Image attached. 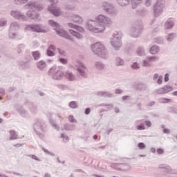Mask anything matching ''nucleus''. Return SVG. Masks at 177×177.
I'll return each instance as SVG.
<instances>
[{"label": "nucleus", "instance_id": "nucleus-1", "mask_svg": "<svg viewBox=\"0 0 177 177\" xmlns=\"http://www.w3.org/2000/svg\"><path fill=\"white\" fill-rule=\"evenodd\" d=\"M111 19L103 15H98L95 20L88 19L86 22V28L91 32H103L106 29L104 26H110Z\"/></svg>", "mask_w": 177, "mask_h": 177}, {"label": "nucleus", "instance_id": "nucleus-2", "mask_svg": "<svg viewBox=\"0 0 177 177\" xmlns=\"http://www.w3.org/2000/svg\"><path fill=\"white\" fill-rule=\"evenodd\" d=\"M30 10L26 12V15L32 20H39V14L37 13V10L41 11L44 9V6L38 3H28Z\"/></svg>", "mask_w": 177, "mask_h": 177}, {"label": "nucleus", "instance_id": "nucleus-3", "mask_svg": "<svg viewBox=\"0 0 177 177\" xmlns=\"http://www.w3.org/2000/svg\"><path fill=\"white\" fill-rule=\"evenodd\" d=\"M46 128V123L44 120H37L33 124V131L40 139L45 138Z\"/></svg>", "mask_w": 177, "mask_h": 177}, {"label": "nucleus", "instance_id": "nucleus-4", "mask_svg": "<svg viewBox=\"0 0 177 177\" xmlns=\"http://www.w3.org/2000/svg\"><path fill=\"white\" fill-rule=\"evenodd\" d=\"M142 32H143V24L140 21L134 22L129 30V35L132 38H139Z\"/></svg>", "mask_w": 177, "mask_h": 177}, {"label": "nucleus", "instance_id": "nucleus-5", "mask_svg": "<svg viewBox=\"0 0 177 177\" xmlns=\"http://www.w3.org/2000/svg\"><path fill=\"white\" fill-rule=\"evenodd\" d=\"M91 50L94 53V55H96L97 56H99L102 59H106L107 56V52H106L104 46H103V44H101L100 42H97L91 45Z\"/></svg>", "mask_w": 177, "mask_h": 177}, {"label": "nucleus", "instance_id": "nucleus-6", "mask_svg": "<svg viewBox=\"0 0 177 177\" xmlns=\"http://www.w3.org/2000/svg\"><path fill=\"white\" fill-rule=\"evenodd\" d=\"M122 38V32L120 31L113 33L111 38V45L115 50H119L120 48L122 46V41H121Z\"/></svg>", "mask_w": 177, "mask_h": 177}, {"label": "nucleus", "instance_id": "nucleus-7", "mask_svg": "<svg viewBox=\"0 0 177 177\" xmlns=\"http://www.w3.org/2000/svg\"><path fill=\"white\" fill-rule=\"evenodd\" d=\"M165 8V0H156L153 6V15L155 17H158L162 15Z\"/></svg>", "mask_w": 177, "mask_h": 177}, {"label": "nucleus", "instance_id": "nucleus-8", "mask_svg": "<svg viewBox=\"0 0 177 177\" xmlns=\"http://www.w3.org/2000/svg\"><path fill=\"white\" fill-rule=\"evenodd\" d=\"M48 75L49 77H51L53 80H59L63 78L64 73L59 69V67L53 66L48 71Z\"/></svg>", "mask_w": 177, "mask_h": 177}, {"label": "nucleus", "instance_id": "nucleus-9", "mask_svg": "<svg viewBox=\"0 0 177 177\" xmlns=\"http://www.w3.org/2000/svg\"><path fill=\"white\" fill-rule=\"evenodd\" d=\"M46 26H42L40 24H31V25H26L25 30L27 31H32L33 32H48L49 29L46 28Z\"/></svg>", "mask_w": 177, "mask_h": 177}, {"label": "nucleus", "instance_id": "nucleus-10", "mask_svg": "<svg viewBox=\"0 0 177 177\" xmlns=\"http://www.w3.org/2000/svg\"><path fill=\"white\" fill-rule=\"evenodd\" d=\"M101 8L108 15H115L117 12L115 8H114V4L109 1H103L101 3Z\"/></svg>", "mask_w": 177, "mask_h": 177}, {"label": "nucleus", "instance_id": "nucleus-11", "mask_svg": "<svg viewBox=\"0 0 177 177\" xmlns=\"http://www.w3.org/2000/svg\"><path fill=\"white\" fill-rule=\"evenodd\" d=\"M53 30L54 31H55L57 35L62 37V38H65L66 39H68L69 41H73V37L70 36L68 31L60 28H53Z\"/></svg>", "mask_w": 177, "mask_h": 177}, {"label": "nucleus", "instance_id": "nucleus-12", "mask_svg": "<svg viewBox=\"0 0 177 177\" xmlns=\"http://www.w3.org/2000/svg\"><path fill=\"white\" fill-rule=\"evenodd\" d=\"M10 15L17 20H19L20 21H27V17L26 15L19 10H12Z\"/></svg>", "mask_w": 177, "mask_h": 177}, {"label": "nucleus", "instance_id": "nucleus-13", "mask_svg": "<svg viewBox=\"0 0 177 177\" xmlns=\"http://www.w3.org/2000/svg\"><path fill=\"white\" fill-rule=\"evenodd\" d=\"M77 71L82 78H86V66L84 63H79L77 66Z\"/></svg>", "mask_w": 177, "mask_h": 177}, {"label": "nucleus", "instance_id": "nucleus-14", "mask_svg": "<svg viewBox=\"0 0 177 177\" xmlns=\"http://www.w3.org/2000/svg\"><path fill=\"white\" fill-rule=\"evenodd\" d=\"M48 10L51 13V15H53V16H55V17H58V16L60 15L61 10L60 8H58L56 6V3H51L48 7Z\"/></svg>", "mask_w": 177, "mask_h": 177}, {"label": "nucleus", "instance_id": "nucleus-15", "mask_svg": "<svg viewBox=\"0 0 177 177\" xmlns=\"http://www.w3.org/2000/svg\"><path fill=\"white\" fill-rule=\"evenodd\" d=\"M69 17H71L74 23L77 24H82L84 22V18L81 15L74 13L69 14Z\"/></svg>", "mask_w": 177, "mask_h": 177}, {"label": "nucleus", "instance_id": "nucleus-16", "mask_svg": "<svg viewBox=\"0 0 177 177\" xmlns=\"http://www.w3.org/2000/svg\"><path fill=\"white\" fill-rule=\"evenodd\" d=\"M172 89H173L172 86L165 85L163 87L158 88L156 90V93H158V95H165V93H168V92H171V91H172Z\"/></svg>", "mask_w": 177, "mask_h": 177}, {"label": "nucleus", "instance_id": "nucleus-17", "mask_svg": "<svg viewBox=\"0 0 177 177\" xmlns=\"http://www.w3.org/2000/svg\"><path fill=\"white\" fill-rule=\"evenodd\" d=\"M131 168V166L127 163H120L115 166V169H117V171H123L125 172L127 171H130Z\"/></svg>", "mask_w": 177, "mask_h": 177}, {"label": "nucleus", "instance_id": "nucleus-18", "mask_svg": "<svg viewBox=\"0 0 177 177\" xmlns=\"http://www.w3.org/2000/svg\"><path fill=\"white\" fill-rule=\"evenodd\" d=\"M15 109L22 117H24L25 118L30 117V114L28 113V112L26 111V109H24V108H23L21 106L17 105L15 106Z\"/></svg>", "mask_w": 177, "mask_h": 177}, {"label": "nucleus", "instance_id": "nucleus-19", "mask_svg": "<svg viewBox=\"0 0 177 177\" xmlns=\"http://www.w3.org/2000/svg\"><path fill=\"white\" fill-rule=\"evenodd\" d=\"M66 27H69V28H74L75 30L79 31V32H85V29H84L83 27L78 25H75L73 23H67Z\"/></svg>", "mask_w": 177, "mask_h": 177}, {"label": "nucleus", "instance_id": "nucleus-20", "mask_svg": "<svg viewBox=\"0 0 177 177\" xmlns=\"http://www.w3.org/2000/svg\"><path fill=\"white\" fill-rule=\"evenodd\" d=\"M114 64L116 66V67L125 66V60L120 57H115L114 59Z\"/></svg>", "mask_w": 177, "mask_h": 177}, {"label": "nucleus", "instance_id": "nucleus-21", "mask_svg": "<svg viewBox=\"0 0 177 177\" xmlns=\"http://www.w3.org/2000/svg\"><path fill=\"white\" fill-rule=\"evenodd\" d=\"M46 116L48 117V121H49L50 124H51L53 128H54V129H57V131H59V127H57V124H56L55 123V120H53V119H52V113L48 112L46 113Z\"/></svg>", "mask_w": 177, "mask_h": 177}, {"label": "nucleus", "instance_id": "nucleus-22", "mask_svg": "<svg viewBox=\"0 0 177 177\" xmlns=\"http://www.w3.org/2000/svg\"><path fill=\"white\" fill-rule=\"evenodd\" d=\"M36 66L39 70L42 71L46 67V62L44 60H40L36 63Z\"/></svg>", "mask_w": 177, "mask_h": 177}, {"label": "nucleus", "instance_id": "nucleus-23", "mask_svg": "<svg viewBox=\"0 0 177 177\" xmlns=\"http://www.w3.org/2000/svg\"><path fill=\"white\" fill-rule=\"evenodd\" d=\"M97 96H102V97H113V94L109 91H98Z\"/></svg>", "mask_w": 177, "mask_h": 177}, {"label": "nucleus", "instance_id": "nucleus-24", "mask_svg": "<svg viewBox=\"0 0 177 177\" xmlns=\"http://www.w3.org/2000/svg\"><path fill=\"white\" fill-rule=\"evenodd\" d=\"M160 52V47L158 46H152L149 49V53L151 55H157Z\"/></svg>", "mask_w": 177, "mask_h": 177}, {"label": "nucleus", "instance_id": "nucleus-25", "mask_svg": "<svg viewBox=\"0 0 177 177\" xmlns=\"http://www.w3.org/2000/svg\"><path fill=\"white\" fill-rule=\"evenodd\" d=\"M20 28V25L17 22H12L10 24V31H16Z\"/></svg>", "mask_w": 177, "mask_h": 177}, {"label": "nucleus", "instance_id": "nucleus-26", "mask_svg": "<svg viewBox=\"0 0 177 177\" xmlns=\"http://www.w3.org/2000/svg\"><path fill=\"white\" fill-rule=\"evenodd\" d=\"M64 129L65 131H75V124H71L70 123H66L64 125Z\"/></svg>", "mask_w": 177, "mask_h": 177}, {"label": "nucleus", "instance_id": "nucleus-27", "mask_svg": "<svg viewBox=\"0 0 177 177\" xmlns=\"http://www.w3.org/2000/svg\"><path fill=\"white\" fill-rule=\"evenodd\" d=\"M95 67L97 70L102 71V70H104L105 65L103 62L98 61L95 63Z\"/></svg>", "mask_w": 177, "mask_h": 177}, {"label": "nucleus", "instance_id": "nucleus-28", "mask_svg": "<svg viewBox=\"0 0 177 177\" xmlns=\"http://www.w3.org/2000/svg\"><path fill=\"white\" fill-rule=\"evenodd\" d=\"M24 59L25 62H21L20 66L26 67V66H27V63H31V55H26L25 56Z\"/></svg>", "mask_w": 177, "mask_h": 177}, {"label": "nucleus", "instance_id": "nucleus-29", "mask_svg": "<svg viewBox=\"0 0 177 177\" xmlns=\"http://www.w3.org/2000/svg\"><path fill=\"white\" fill-rule=\"evenodd\" d=\"M167 42H172L176 38V33H169L165 37Z\"/></svg>", "mask_w": 177, "mask_h": 177}, {"label": "nucleus", "instance_id": "nucleus-30", "mask_svg": "<svg viewBox=\"0 0 177 177\" xmlns=\"http://www.w3.org/2000/svg\"><path fill=\"white\" fill-rule=\"evenodd\" d=\"M69 32L70 34H71V35L75 37V38H77V39H81L82 38V35L80 34L78 32L74 30L70 29Z\"/></svg>", "mask_w": 177, "mask_h": 177}, {"label": "nucleus", "instance_id": "nucleus-31", "mask_svg": "<svg viewBox=\"0 0 177 177\" xmlns=\"http://www.w3.org/2000/svg\"><path fill=\"white\" fill-rule=\"evenodd\" d=\"M174 26V21L169 19L165 24V28H166V30H170V28H172Z\"/></svg>", "mask_w": 177, "mask_h": 177}, {"label": "nucleus", "instance_id": "nucleus-32", "mask_svg": "<svg viewBox=\"0 0 177 177\" xmlns=\"http://www.w3.org/2000/svg\"><path fill=\"white\" fill-rule=\"evenodd\" d=\"M31 55L33 57V60H39L41 58V53L39 51H32Z\"/></svg>", "mask_w": 177, "mask_h": 177}, {"label": "nucleus", "instance_id": "nucleus-33", "mask_svg": "<svg viewBox=\"0 0 177 177\" xmlns=\"http://www.w3.org/2000/svg\"><path fill=\"white\" fill-rule=\"evenodd\" d=\"M10 140H15L16 139H19V136L16 134V131L15 130L10 131Z\"/></svg>", "mask_w": 177, "mask_h": 177}, {"label": "nucleus", "instance_id": "nucleus-34", "mask_svg": "<svg viewBox=\"0 0 177 177\" xmlns=\"http://www.w3.org/2000/svg\"><path fill=\"white\" fill-rule=\"evenodd\" d=\"M137 89L138 91H147V86L143 83L137 84Z\"/></svg>", "mask_w": 177, "mask_h": 177}, {"label": "nucleus", "instance_id": "nucleus-35", "mask_svg": "<svg viewBox=\"0 0 177 177\" xmlns=\"http://www.w3.org/2000/svg\"><path fill=\"white\" fill-rule=\"evenodd\" d=\"M117 2L120 6H127V5H129L131 0H117Z\"/></svg>", "mask_w": 177, "mask_h": 177}, {"label": "nucleus", "instance_id": "nucleus-36", "mask_svg": "<svg viewBox=\"0 0 177 177\" xmlns=\"http://www.w3.org/2000/svg\"><path fill=\"white\" fill-rule=\"evenodd\" d=\"M65 75L68 81H74V80H75V76H74L71 72L66 73Z\"/></svg>", "mask_w": 177, "mask_h": 177}, {"label": "nucleus", "instance_id": "nucleus-37", "mask_svg": "<svg viewBox=\"0 0 177 177\" xmlns=\"http://www.w3.org/2000/svg\"><path fill=\"white\" fill-rule=\"evenodd\" d=\"M132 8L135 9L138 5L142 3V0H131Z\"/></svg>", "mask_w": 177, "mask_h": 177}, {"label": "nucleus", "instance_id": "nucleus-38", "mask_svg": "<svg viewBox=\"0 0 177 177\" xmlns=\"http://www.w3.org/2000/svg\"><path fill=\"white\" fill-rule=\"evenodd\" d=\"M48 22L50 26H51V27H55L54 28H59V25L57 21H55L54 20L50 19L48 21Z\"/></svg>", "mask_w": 177, "mask_h": 177}, {"label": "nucleus", "instance_id": "nucleus-39", "mask_svg": "<svg viewBox=\"0 0 177 177\" xmlns=\"http://www.w3.org/2000/svg\"><path fill=\"white\" fill-rule=\"evenodd\" d=\"M24 48H26V46L24 44H19L17 46V52L20 55V53H23V50H24Z\"/></svg>", "mask_w": 177, "mask_h": 177}, {"label": "nucleus", "instance_id": "nucleus-40", "mask_svg": "<svg viewBox=\"0 0 177 177\" xmlns=\"http://www.w3.org/2000/svg\"><path fill=\"white\" fill-rule=\"evenodd\" d=\"M29 110H30V111H31V113H32V114H35V113H37V111H38V109H37V106H35V105H34V104H31L29 106Z\"/></svg>", "mask_w": 177, "mask_h": 177}, {"label": "nucleus", "instance_id": "nucleus-41", "mask_svg": "<svg viewBox=\"0 0 177 177\" xmlns=\"http://www.w3.org/2000/svg\"><path fill=\"white\" fill-rule=\"evenodd\" d=\"M137 54L138 56H143L145 55V48L139 47L137 50Z\"/></svg>", "mask_w": 177, "mask_h": 177}, {"label": "nucleus", "instance_id": "nucleus-42", "mask_svg": "<svg viewBox=\"0 0 177 177\" xmlns=\"http://www.w3.org/2000/svg\"><path fill=\"white\" fill-rule=\"evenodd\" d=\"M142 67H151V64H150V61H148V59H144L142 60Z\"/></svg>", "mask_w": 177, "mask_h": 177}, {"label": "nucleus", "instance_id": "nucleus-43", "mask_svg": "<svg viewBox=\"0 0 177 177\" xmlns=\"http://www.w3.org/2000/svg\"><path fill=\"white\" fill-rule=\"evenodd\" d=\"M168 113H171L172 114H177V109L174 106H169L167 109Z\"/></svg>", "mask_w": 177, "mask_h": 177}, {"label": "nucleus", "instance_id": "nucleus-44", "mask_svg": "<svg viewBox=\"0 0 177 177\" xmlns=\"http://www.w3.org/2000/svg\"><path fill=\"white\" fill-rule=\"evenodd\" d=\"M68 106L71 109H77L78 105L77 104V102L72 101L69 102Z\"/></svg>", "mask_w": 177, "mask_h": 177}, {"label": "nucleus", "instance_id": "nucleus-45", "mask_svg": "<svg viewBox=\"0 0 177 177\" xmlns=\"http://www.w3.org/2000/svg\"><path fill=\"white\" fill-rule=\"evenodd\" d=\"M148 62H156L158 60V57L157 56H149L147 57Z\"/></svg>", "mask_w": 177, "mask_h": 177}, {"label": "nucleus", "instance_id": "nucleus-46", "mask_svg": "<svg viewBox=\"0 0 177 177\" xmlns=\"http://www.w3.org/2000/svg\"><path fill=\"white\" fill-rule=\"evenodd\" d=\"M169 102H171L169 98L161 97L159 99V103H169Z\"/></svg>", "mask_w": 177, "mask_h": 177}, {"label": "nucleus", "instance_id": "nucleus-47", "mask_svg": "<svg viewBox=\"0 0 177 177\" xmlns=\"http://www.w3.org/2000/svg\"><path fill=\"white\" fill-rule=\"evenodd\" d=\"M60 138H61V139H62V140H63V142H64V143L68 142V136H66V134L62 133L60 135Z\"/></svg>", "mask_w": 177, "mask_h": 177}, {"label": "nucleus", "instance_id": "nucleus-48", "mask_svg": "<svg viewBox=\"0 0 177 177\" xmlns=\"http://www.w3.org/2000/svg\"><path fill=\"white\" fill-rule=\"evenodd\" d=\"M28 0H14L16 5H21V3H26Z\"/></svg>", "mask_w": 177, "mask_h": 177}, {"label": "nucleus", "instance_id": "nucleus-49", "mask_svg": "<svg viewBox=\"0 0 177 177\" xmlns=\"http://www.w3.org/2000/svg\"><path fill=\"white\" fill-rule=\"evenodd\" d=\"M105 107L106 108V109L103 110V111H110V110H111V109L114 107V106L113 105V104H106Z\"/></svg>", "mask_w": 177, "mask_h": 177}, {"label": "nucleus", "instance_id": "nucleus-50", "mask_svg": "<svg viewBox=\"0 0 177 177\" xmlns=\"http://www.w3.org/2000/svg\"><path fill=\"white\" fill-rule=\"evenodd\" d=\"M68 118L69 122L77 124V120L74 118V116L70 115Z\"/></svg>", "mask_w": 177, "mask_h": 177}, {"label": "nucleus", "instance_id": "nucleus-51", "mask_svg": "<svg viewBox=\"0 0 177 177\" xmlns=\"http://www.w3.org/2000/svg\"><path fill=\"white\" fill-rule=\"evenodd\" d=\"M131 68L133 70H138V68H140V66H139V64H138V62H134L131 64Z\"/></svg>", "mask_w": 177, "mask_h": 177}, {"label": "nucleus", "instance_id": "nucleus-52", "mask_svg": "<svg viewBox=\"0 0 177 177\" xmlns=\"http://www.w3.org/2000/svg\"><path fill=\"white\" fill-rule=\"evenodd\" d=\"M58 60L62 64H67L68 63V60L66 58H59Z\"/></svg>", "mask_w": 177, "mask_h": 177}, {"label": "nucleus", "instance_id": "nucleus-53", "mask_svg": "<svg viewBox=\"0 0 177 177\" xmlns=\"http://www.w3.org/2000/svg\"><path fill=\"white\" fill-rule=\"evenodd\" d=\"M66 9H68V10H73V9L75 8V5L71 4H66L65 6Z\"/></svg>", "mask_w": 177, "mask_h": 177}, {"label": "nucleus", "instance_id": "nucleus-54", "mask_svg": "<svg viewBox=\"0 0 177 177\" xmlns=\"http://www.w3.org/2000/svg\"><path fill=\"white\" fill-rule=\"evenodd\" d=\"M57 88H59V89H62V91H66L68 87L64 84H57Z\"/></svg>", "mask_w": 177, "mask_h": 177}, {"label": "nucleus", "instance_id": "nucleus-55", "mask_svg": "<svg viewBox=\"0 0 177 177\" xmlns=\"http://www.w3.org/2000/svg\"><path fill=\"white\" fill-rule=\"evenodd\" d=\"M46 54L47 55V56H49V57L55 56V53L50 50V49L46 50Z\"/></svg>", "mask_w": 177, "mask_h": 177}, {"label": "nucleus", "instance_id": "nucleus-56", "mask_svg": "<svg viewBox=\"0 0 177 177\" xmlns=\"http://www.w3.org/2000/svg\"><path fill=\"white\" fill-rule=\"evenodd\" d=\"M43 151H44V153H46V154H50V156H51L52 157H55V153L49 151V150L45 149V148H42Z\"/></svg>", "mask_w": 177, "mask_h": 177}, {"label": "nucleus", "instance_id": "nucleus-57", "mask_svg": "<svg viewBox=\"0 0 177 177\" xmlns=\"http://www.w3.org/2000/svg\"><path fill=\"white\" fill-rule=\"evenodd\" d=\"M138 147L142 150L143 149H146V145H145V143L143 142H140L138 144Z\"/></svg>", "mask_w": 177, "mask_h": 177}, {"label": "nucleus", "instance_id": "nucleus-58", "mask_svg": "<svg viewBox=\"0 0 177 177\" xmlns=\"http://www.w3.org/2000/svg\"><path fill=\"white\" fill-rule=\"evenodd\" d=\"M137 129L138 131H145V124L143 123L140 124L137 127Z\"/></svg>", "mask_w": 177, "mask_h": 177}, {"label": "nucleus", "instance_id": "nucleus-59", "mask_svg": "<svg viewBox=\"0 0 177 177\" xmlns=\"http://www.w3.org/2000/svg\"><path fill=\"white\" fill-rule=\"evenodd\" d=\"M167 169L170 171V174H172L173 175H177V169H171V167H168Z\"/></svg>", "mask_w": 177, "mask_h": 177}, {"label": "nucleus", "instance_id": "nucleus-60", "mask_svg": "<svg viewBox=\"0 0 177 177\" xmlns=\"http://www.w3.org/2000/svg\"><path fill=\"white\" fill-rule=\"evenodd\" d=\"M16 37H17V33L10 32L9 34V38H10V39H15V38H16Z\"/></svg>", "mask_w": 177, "mask_h": 177}, {"label": "nucleus", "instance_id": "nucleus-61", "mask_svg": "<svg viewBox=\"0 0 177 177\" xmlns=\"http://www.w3.org/2000/svg\"><path fill=\"white\" fill-rule=\"evenodd\" d=\"M57 50L58 51V53H59V55H62V56H66V52H64V50L57 48Z\"/></svg>", "mask_w": 177, "mask_h": 177}, {"label": "nucleus", "instance_id": "nucleus-62", "mask_svg": "<svg viewBox=\"0 0 177 177\" xmlns=\"http://www.w3.org/2000/svg\"><path fill=\"white\" fill-rule=\"evenodd\" d=\"M3 95H5V89L0 88V100L2 99Z\"/></svg>", "mask_w": 177, "mask_h": 177}, {"label": "nucleus", "instance_id": "nucleus-63", "mask_svg": "<svg viewBox=\"0 0 177 177\" xmlns=\"http://www.w3.org/2000/svg\"><path fill=\"white\" fill-rule=\"evenodd\" d=\"M157 84L158 85H161L162 84V76H159V77L157 80Z\"/></svg>", "mask_w": 177, "mask_h": 177}, {"label": "nucleus", "instance_id": "nucleus-64", "mask_svg": "<svg viewBox=\"0 0 177 177\" xmlns=\"http://www.w3.org/2000/svg\"><path fill=\"white\" fill-rule=\"evenodd\" d=\"M145 5L147 7L150 6L151 5V0H145Z\"/></svg>", "mask_w": 177, "mask_h": 177}]
</instances>
